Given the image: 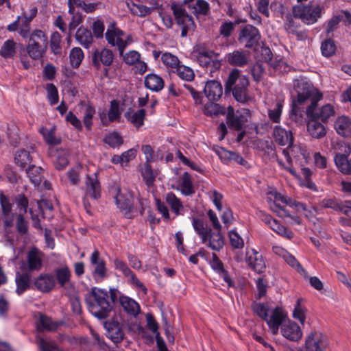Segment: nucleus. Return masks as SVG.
Segmentation results:
<instances>
[{"instance_id": "nucleus-4", "label": "nucleus", "mask_w": 351, "mask_h": 351, "mask_svg": "<svg viewBox=\"0 0 351 351\" xmlns=\"http://www.w3.org/2000/svg\"><path fill=\"white\" fill-rule=\"evenodd\" d=\"M282 154L285 157L288 165L285 166L280 160H278V164L291 175L298 178V174L292 167V165L295 163L300 167H304L307 164L309 159V154L306 146L303 145H289L286 149H283Z\"/></svg>"}, {"instance_id": "nucleus-45", "label": "nucleus", "mask_w": 351, "mask_h": 351, "mask_svg": "<svg viewBox=\"0 0 351 351\" xmlns=\"http://www.w3.org/2000/svg\"><path fill=\"white\" fill-rule=\"evenodd\" d=\"M55 274L58 284L64 287L70 282L71 272L66 265L55 269Z\"/></svg>"}, {"instance_id": "nucleus-52", "label": "nucleus", "mask_w": 351, "mask_h": 351, "mask_svg": "<svg viewBox=\"0 0 351 351\" xmlns=\"http://www.w3.org/2000/svg\"><path fill=\"white\" fill-rule=\"evenodd\" d=\"M203 111L206 116L210 117L223 114L226 113V110L222 106L213 102H208L204 106Z\"/></svg>"}, {"instance_id": "nucleus-30", "label": "nucleus", "mask_w": 351, "mask_h": 351, "mask_svg": "<svg viewBox=\"0 0 351 351\" xmlns=\"http://www.w3.org/2000/svg\"><path fill=\"white\" fill-rule=\"evenodd\" d=\"M275 141L280 145H291L293 137L291 130H286L280 126H276L273 132Z\"/></svg>"}, {"instance_id": "nucleus-18", "label": "nucleus", "mask_w": 351, "mask_h": 351, "mask_svg": "<svg viewBox=\"0 0 351 351\" xmlns=\"http://www.w3.org/2000/svg\"><path fill=\"white\" fill-rule=\"evenodd\" d=\"M114 58V55L112 50L107 48L97 49L92 55L93 65L97 69H99L101 65L110 66L113 62Z\"/></svg>"}, {"instance_id": "nucleus-58", "label": "nucleus", "mask_w": 351, "mask_h": 351, "mask_svg": "<svg viewBox=\"0 0 351 351\" xmlns=\"http://www.w3.org/2000/svg\"><path fill=\"white\" fill-rule=\"evenodd\" d=\"M230 244L234 249H242L244 247V240L236 230H232L228 233Z\"/></svg>"}, {"instance_id": "nucleus-10", "label": "nucleus", "mask_w": 351, "mask_h": 351, "mask_svg": "<svg viewBox=\"0 0 351 351\" xmlns=\"http://www.w3.org/2000/svg\"><path fill=\"white\" fill-rule=\"evenodd\" d=\"M171 10L177 25L182 29L181 36L186 37L189 32L193 31L195 29L196 25L193 18L180 5L173 3Z\"/></svg>"}, {"instance_id": "nucleus-24", "label": "nucleus", "mask_w": 351, "mask_h": 351, "mask_svg": "<svg viewBox=\"0 0 351 351\" xmlns=\"http://www.w3.org/2000/svg\"><path fill=\"white\" fill-rule=\"evenodd\" d=\"M307 132L309 135L315 139H320L324 137L326 134V128L322 122H319V120L307 117Z\"/></svg>"}, {"instance_id": "nucleus-31", "label": "nucleus", "mask_w": 351, "mask_h": 351, "mask_svg": "<svg viewBox=\"0 0 351 351\" xmlns=\"http://www.w3.org/2000/svg\"><path fill=\"white\" fill-rule=\"evenodd\" d=\"M335 129L342 136H351V119L347 116L339 117L335 122Z\"/></svg>"}, {"instance_id": "nucleus-61", "label": "nucleus", "mask_w": 351, "mask_h": 351, "mask_svg": "<svg viewBox=\"0 0 351 351\" xmlns=\"http://www.w3.org/2000/svg\"><path fill=\"white\" fill-rule=\"evenodd\" d=\"M0 204L1 206L2 214L5 217H9L12 210V204L10 199L0 191Z\"/></svg>"}, {"instance_id": "nucleus-2", "label": "nucleus", "mask_w": 351, "mask_h": 351, "mask_svg": "<svg viewBox=\"0 0 351 351\" xmlns=\"http://www.w3.org/2000/svg\"><path fill=\"white\" fill-rule=\"evenodd\" d=\"M117 296L114 289L92 287L86 295L85 302L89 312L99 319L106 318L113 309Z\"/></svg>"}, {"instance_id": "nucleus-5", "label": "nucleus", "mask_w": 351, "mask_h": 351, "mask_svg": "<svg viewBox=\"0 0 351 351\" xmlns=\"http://www.w3.org/2000/svg\"><path fill=\"white\" fill-rule=\"evenodd\" d=\"M48 45V38L41 30L36 29L30 35L25 50L33 60H39L45 53Z\"/></svg>"}, {"instance_id": "nucleus-22", "label": "nucleus", "mask_w": 351, "mask_h": 351, "mask_svg": "<svg viewBox=\"0 0 351 351\" xmlns=\"http://www.w3.org/2000/svg\"><path fill=\"white\" fill-rule=\"evenodd\" d=\"M321 206L331 208L335 211H341L346 215L351 217V201L340 202L336 199L325 198L321 202Z\"/></svg>"}, {"instance_id": "nucleus-25", "label": "nucleus", "mask_w": 351, "mask_h": 351, "mask_svg": "<svg viewBox=\"0 0 351 351\" xmlns=\"http://www.w3.org/2000/svg\"><path fill=\"white\" fill-rule=\"evenodd\" d=\"M101 195V187L97 175L88 176L86 180L85 197L97 199Z\"/></svg>"}, {"instance_id": "nucleus-3", "label": "nucleus", "mask_w": 351, "mask_h": 351, "mask_svg": "<svg viewBox=\"0 0 351 351\" xmlns=\"http://www.w3.org/2000/svg\"><path fill=\"white\" fill-rule=\"evenodd\" d=\"M253 312L265 321L271 335L278 333L279 328L287 318V313L280 306H273L268 302H254Z\"/></svg>"}, {"instance_id": "nucleus-55", "label": "nucleus", "mask_w": 351, "mask_h": 351, "mask_svg": "<svg viewBox=\"0 0 351 351\" xmlns=\"http://www.w3.org/2000/svg\"><path fill=\"white\" fill-rule=\"evenodd\" d=\"M47 91V98L50 105L53 106L58 104L59 101L58 91L56 86L52 83H48L45 85Z\"/></svg>"}, {"instance_id": "nucleus-63", "label": "nucleus", "mask_w": 351, "mask_h": 351, "mask_svg": "<svg viewBox=\"0 0 351 351\" xmlns=\"http://www.w3.org/2000/svg\"><path fill=\"white\" fill-rule=\"evenodd\" d=\"M58 327V324L53 322L51 318L40 315L39 323L38 324V330H55Z\"/></svg>"}, {"instance_id": "nucleus-41", "label": "nucleus", "mask_w": 351, "mask_h": 351, "mask_svg": "<svg viewBox=\"0 0 351 351\" xmlns=\"http://www.w3.org/2000/svg\"><path fill=\"white\" fill-rule=\"evenodd\" d=\"M123 110V105L119 101L116 99L112 100L108 111V120L111 121V123L114 121H119Z\"/></svg>"}, {"instance_id": "nucleus-42", "label": "nucleus", "mask_w": 351, "mask_h": 351, "mask_svg": "<svg viewBox=\"0 0 351 351\" xmlns=\"http://www.w3.org/2000/svg\"><path fill=\"white\" fill-rule=\"evenodd\" d=\"M14 162L21 168L26 167L32 162L30 153L24 149H18L14 154Z\"/></svg>"}, {"instance_id": "nucleus-59", "label": "nucleus", "mask_w": 351, "mask_h": 351, "mask_svg": "<svg viewBox=\"0 0 351 351\" xmlns=\"http://www.w3.org/2000/svg\"><path fill=\"white\" fill-rule=\"evenodd\" d=\"M37 341L41 351H62L52 341L47 338L38 337Z\"/></svg>"}, {"instance_id": "nucleus-27", "label": "nucleus", "mask_w": 351, "mask_h": 351, "mask_svg": "<svg viewBox=\"0 0 351 351\" xmlns=\"http://www.w3.org/2000/svg\"><path fill=\"white\" fill-rule=\"evenodd\" d=\"M204 94L210 101L218 100L223 94L221 84L216 80L208 81L204 86Z\"/></svg>"}, {"instance_id": "nucleus-13", "label": "nucleus", "mask_w": 351, "mask_h": 351, "mask_svg": "<svg viewBox=\"0 0 351 351\" xmlns=\"http://www.w3.org/2000/svg\"><path fill=\"white\" fill-rule=\"evenodd\" d=\"M328 346L326 335L319 330H313L305 337V351H325Z\"/></svg>"}, {"instance_id": "nucleus-9", "label": "nucleus", "mask_w": 351, "mask_h": 351, "mask_svg": "<svg viewBox=\"0 0 351 351\" xmlns=\"http://www.w3.org/2000/svg\"><path fill=\"white\" fill-rule=\"evenodd\" d=\"M293 14L303 23L313 25L322 16V8L318 4L296 5L293 7Z\"/></svg>"}, {"instance_id": "nucleus-7", "label": "nucleus", "mask_w": 351, "mask_h": 351, "mask_svg": "<svg viewBox=\"0 0 351 351\" xmlns=\"http://www.w3.org/2000/svg\"><path fill=\"white\" fill-rule=\"evenodd\" d=\"M114 195L115 203L124 217L127 219L134 217L132 195L127 189H121L114 185L110 190Z\"/></svg>"}, {"instance_id": "nucleus-46", "label": "nucleus", "mask_w": 351, "mask_h": 351, "mask_svg": "<svg viewBox=\"0 0 351 351\" xmlns=\"http://www.w3.org/2000/svg\"><path fill=\"white\" fill-rule=\"evenodd\" d=\"M16 43L12 39L5 40L0 49V56L3 58H12L14 56Z\"/></svg>"}, {"instance_id": "nucleus-36", "label": "nucleus", "mask_w": 351, "mask_h": 351, "mask_svg": "<svg viewBox=\"0 0 351 351\" xmlns=\"http://www.w3.org/2000/svg\"><path fill=\"white\" fill-rule=\"evenodd\" d=\"M119 302L124 309L128 314L136 316L140 312V306L134 299L128 296H121Z\"/></svg>"}, {"instance_id": "nucleus-32", "label": "nucleus", "mask_w": 351, "mask_h": 351, "mask_svg": "<svg viewBox=\"0 0 351 351\" xmlns=\"http://www.w3.org/2000/svg\"><path fill=\"white\" fill-rule=\"evenodd\" d=\"M177 190L184 196H190L195 193V189L193 184L192 178L188 172H184L180 178V182Z\"/></svg>"}, {"instance_id": "nucleus-64", "label": "nucleus", "mask_w": 351, "mask_h": 351, "mask_svg": "<svg viewBox=\"0 0 351 351\" xmlns=\"http://www.w3.org/2000/svg\"><path fill=\"white\" fill-rule=\"evenodd\" d=\"M322 53L325 57L333 55L336 51L335 42L332 39H327L322 42L321 45Z\"/></svg>"}, {"instance_id": "nucleus-34", "label": "nucleus", "mask_w": 351, "mask_h": 351, "mask_svg": "<svg viewBox=\"0 0 351 351\" xmlns=\"http://www.w3.org/2000/svg\"><path fill=\"white\" fill-rule=\"evenodd\" d=\"M105 328L107 331L106 336L114 343H119L123 338V331L117 322L106 323Z\"/></svg>"}, {"instance_id": "nucleus-47", "label": "nucleus", "mask_w": 351, "mask_h": 351, "mask_svg": "<svg viewBox=\"0 0 351 351\" xmlns=\"http://www.w3.org/2000/svg\"><path fill=\"white\" fill-rule=\"evenodd\" d=\"M127 5L130 11L138 16H145L149 14L154 8V6L147 7L141 4H136L132 1L127 0Z\"/></svg>"}, {"instance_id": "nucleus-1", "label": "nucleus", "mask_w": 351, "mask_h": 351, "mask_svg": "<svg viewBox=\"0 0 351 351\" xmlns=\"http://www.w3.org/2000/svg\"><path fill=\"white\" fill-rule=\"evenodd\" d=\"M297 93L296 101L299 104L304 103L307 99H311V102L306 110L307 117L316 119L322 123L328 122V119L335 114L334 106L330 104H326L318 107L317 103L322 99V93L307 81L298 80L294 84Z\"/></svg>"}, {"instance_id": "nucleus-62", "label": "nucleus", "mask_w": 351, "mask_h": 351, "mask_svg": "<svg viewBox=\"0 0 351 351\" xmlns=\"http://www.w3.org/2000/svg\"><path fill=\"white\" fill-rule=\"evenodd\" d=\"M141 176L144 182L148 186H150L153 184L155 180V176L149 164H144V167L141 171Z\"/></svg>"}, {"instance_id": "nucleus-43", "label": "nucleus", "mask_w": 351, "mask_h": 351, "mask_svg": "<svg viewBox=\"0 0 351 351\" xmlns=\"http://www.w3.org/2000/svg\"><path fill=\"white\" fill-rule=\"evenodd\" d=\"M189 10L197 16H206L210 10L209 3L205 0H196L189 5Z\"/></svg>"}, {"instance_id": "nucleus-12", "label": "nucleus", "mask_w": 351, "mask_h": 351, "mask_svg": "<svg viewBox=\"0 0 351 351\" xmlns=\"http://www.w3.org/2000/svg\"><path fill=\"white\" fill-rule=\"evenodd\" d=\"M123 36L124 32L117 27H113L112 29H108L105 34L108 44L117 47L121 56L125 48L132 42L131 35H128L125 38H123Z\"/></svg>"}, {"instance_id": "nucleus-53", "label": "nucleus", "mask_w": 351, "mask_h": 351, "mask_svg": "<svg viewBox=\"0 0 351 351\" xmlns=\"http://www.w3.org/2000/svg\"><path fill=\"white\" fill-rule=\"evenodd\" d=\"M161 61L166 66L172 69L173 71L180 64L178 58L169 52H165L162 54Z\"/></svg>"}, {"instance_id": "nucleus-51", "label": "nucleus", "mask_w": 351, "mask_h": 351, "mask_svg": "<svg viewBox=\"0 0 351 351\" xmlns=\"http://www.w3.org/2000/svg\"><path fill=\"white\" fill-rule=\"evenodd\" d=\"M173 72H175L180 79L184 81L191 82L195 77L193 70L191 67L183 64H180Z\"/></svg>"}, {"instance_id": "nucleus-57", "label": "nucleus", "mask_w": 351, "mask_h": 351, "mask_svg": "<svg viewBox=\"0 0 351 351\" xmlns=\"http://www.w3.org/2000/svg\"><path fill=\"white\" fill-rule=\"evenodd\" d=\"M104 142L111 147L115 148L121 146L123 143V140L118 132H113L104 137Z\"/></svg>"}, {"instance_id": "nucleus-54", "label": "nucleus", "mask_w": 351, "mask_h": 351, "mask_svg": "<svg viewBox=\"0 0 351 351\" xmlns=\"http://www.w3.org/2000/svg\"><path fill=\"white\" fill-rule=\"evenodd\" d=\"M69 152L65 149L57 151L55 167L58 170H62L69 165Z\"/></svg>"}, {"instance_id": "nucleus-15", "label": "nucleus", "mask_w": 351, "mask_h": 351, "mask_svg": "<svg viewBox=\"0 0 351 351\" xmlns=\"http://www.w3.org/2000/svg\"><path fill=\"white\" fill-rule=\"evenodd\" d=\"M193 56L201 66L206 67L210 73L218 70L221 63L216 59V53L211 50L202 49L194 52Z\"/></svg>"}, {"instance_id": "nucleus-6", "label": "nucleus", "mask_w": 351, "mask_h": 351, "mask_svg": "<svg viewBox=\"0 0 351 351\" xmlns=\"http://www.w3.org/2000/svg\"><path fill=\"white\" fill-rule=\"evenodd\" d=\"M268 202L269 203L270 208L274 212L276 213L279 216H288V211L284 208V206L288 205L291 207H295L298 210H305L306 206L304 204L296 202L292 199L285 196L277 192L269 193Z\"/></svg>"}, {"instance_id": "nucleus-20", "label": "nucleus", "mask_w": 351, "mask_h": 351, "mask_svg": "<svg viewBox=\"0 0 351 351\" xmlns=\"http://www.w3.org/2000/svg\"><path fill=\"white\" fill-rule=\"evenodd\" d=\"M90 263L94 266L93 277L97 282H101L106 277L107 268L106 263L100 257L99 252L95 250L90 256Z\"/></svg>"}, {"instance_id": "nucleus-37", "label": "nucleus", "mask_w": 351, "mask_h": 351, "mask_svg": "<svg viewBox=\"0 0 351 351\" xmlns=\"http://www.w3.org/2000/svg\"><path fill=\"white\" fill-rule=\"evenodd\" d=\"M145 115L146 112L144 109H139L136 111L128 110L125 113V119L136 128H141L144 124Z\"/></svg>"}, {"instance_id": "nucleus-8", "label": "nucleus", "mask_w": 351, "mask_h": 351, "mask_svg": "<svg viewBox=\"0 0 351 351\" xmlns=\"http://www.w3.org/2000/svg\"><path fill=\"white\" fill-rule=\"evenodd\" d=\"M234 85L232 93L235 99L241 103L247 101L248 80L245 75H241L237 70L231 72L226 82V88H232Z\"/></svg>"}, {"instance_id": "nucleus-14", "label": "nucleus", "mask_w": 351, "mask_h": 351, "mask_svg": "<svg viewBox=\"0 0 351 351\" xmlns=\"http://www.w3.org/2000/svg\"><path fill=\"white\" fill-rule=\"evenodd\" d=\"M227 123L229 127L240 130L250 117V111L246 108H241L234 111V108L229 106L226 110Z\"/></svg>"}, {"instance_id": "nucleus-49", "label": "nucleus", "mask_w": 351, "mask_h": 351, "mask_svg": "<svg viewBox=\"0 0 351 351\" xmlns=\"http://www.w3.org/2000/svg\"><path fill=\"white\" fill-rule=\"evenodd\" d=\"M95 114V108L90 104H84L83 122L87 130H90L93 125V119Z\"/></svg>"}, {"instance_id": "nucleus-19", "label": "nucleus", "mask_w": 351, "mask_h": 351, "mask_svg": "<svg viewBox=\"0 0 351 351\" xmlns=\"http://www.w3.org/2000/svg\"><path fill=\"white\" fill-rule=\"evenodd\" d=\"M272 252L277 256L282 257L285 261L292 268L295 269L304 277H307V272L297 261V259L285 249L280 245H273Z\"/></svg>"}, {"instance_id": "nucleus-23", "label": "nucleus", "mask_w": 351, "mask_h": 351, "mask_svg": "<svg viewBox=\"0 0 351 351\" xmlns=\"http://www.w3.org/2000/svg\"><path fill=\"white\" fill-rule=\"evenodd\" d=\"M44 254L38 248H31L27 256V263L30 270L39 271L43 267Z\"/></svg>"}, {"instance_id": "nucleus-17", "label": "nucleus", "mask_w": 351, "mask_h": 351, "mask_svg": "<svg viewBox=\"0 0 351 351\" xmlns=\"http://www.w3.org/2000/svg\"><path fill=\"white\" fill-rule=\"evenodd\" d=\"M261 38L258 29L251 25L243 27L239 36V40L247 48H252L257 45Z\"/></svg>"}, {"instance_id": "nucleus-56", "label": "nucleus", "mask_w": 351, "mask_h": 351, "mask_svg": "<svg viewBox=\"0 0 351 351\" xmlns=\"http://www.w3.org/2000/svg\"><path fill=\"white\" fill-rule=\"evenodd\" d=\"M41 171L42 169L36 166L29 167L26 171V173L29 177V180L36 186H39L40 184Z\"/></svg>"}, {"instance_id": "nucleus-26", "label": "nucleus", "mask_w": 351, "mask_h": 351, "mask_svg": "<svg viewBox=\"0 0 351 351\" xmlns=\"http://www.w3.org/2000/svg\"><path fill=\"white\" fill-rule=\"evenodd\" d=\"M34 285L42 292H49L55 287L56 280L52 274H42L35 280Z\"/></svg>"}, {"instance_id": "nucleus-40", "label": "nucleus", "mask_w": 351, "mask_h": 351, "mask_svg": "<svg viewBox=\"0 0 351 351\" xmlns=\"http://www.w3.org/2000/svg\"><path fill=\"white\" fill-rule=\"evenodd\" d=\"M226 60L233 66H242L247 64V57L244 51L235 50L226 56Z\"/></svg>"}, {"instance_id": "nucleus-39", "label": "nucleus", "mask_w": 351, "mask_h": 351, "mask_svg": "<svg viewBox=\"0 0 351 351\" xmlns=\"http://www.w3.org/2000/svg\"><path fill=\"white\" fill-rule=\"evenodd\" d=\"M137 153V148H132L124 152L121 155H114L111 158V162L114 165H120L124 166L127 165L130 160L135 158Z\"/></svg>"}, {"instance_id": "nucleus-35", "label": "nucleus", "mask_w": 351, "mask_h": 351, "mask_svg": "<svg viewBox=\"0 0 351 351\" xmlns=\"http://www.w3.org/2000/svg\"><path fill=\"white\" fill-rule=\"evenodd\" d=\"M75 39L86 49H89L93 42V37L91 32L84 27L78 28L75 34Z\"/></svg>"}, {"instance_id": "nucleus-60", "label": "nucleus", "mask_w": 351, "mask_h": 351, "mask_svg": "<svg viewBox=\"0 0 351 351\" xmlns=\"http://www.w3.org/2000/svg\"><path fill=\"white\" fill-rule=\"evenodd\" d=\"M16 292L22 294L29 287V277L26 274H18L16 277Z\"/></svg>"}, {"instance_id": "nucleus-11", "label": "nucleus", "mask_w": 351, "mask_h": 351, "mask_svg": "<svg viewBox=\"0 0 351 351\" xmlns=\"http://www.w3.org/2000/svg\"><path fill=\"white\" fill-rule=\"evenodd\" d=\"M337 153L335 156V162L338 169L344 174L351 173V158L348 159V156L351 153L350 146L341 141L337 143L335 147Z\"/></svg>"}, {"instance_id": "nucleus-50", "label": "nucleus", "mask_w": 351, "mask_h": 351, "mask_svg": "<svg viewBox=\"0 0 351 351\" xmlns=\"http://www.w3.org/2000/svg\"><path fill=\"white\" fill-rule=\"evenodd\" d=\"M55 127L48 129L45 127H41L39 129V132L43 135L45 141L48 145H58L60 143V139L56 138L54 134Z\"/></svg>"}, {"instance_id": "nucleus-33", "label": "nucleus", "mask_w": 351, "mask_h": 351, "mask_svg": "<svg viewBox=\"0 0 351 351\" xmlns=\"http://www.w3.org/2000/svg\"><path fill=\"white\" fill-rule=\"evenodd\" d=\"M144 84L147 88L153 92L160 91L165 84L163 79L155 73L147 74L145 77Z\"/></svg>"}, {"instance_id": "nucleus-16", "label": "nucleus", "mask_w": 351, "mask_h": 351, "mask_svg": "<svg viewBox=\"0 0 351 351\" xmlns=\"http://www.w3.org/2000/svg\"><path fill=\"white\" fill-rule=\"evenodd\" d=\"M279 329L282 336L290 341L298 342L303 335L301 327L296 322L290 319L285 320Z\"/></svg>"}, {"instance_id": "nucleus-44", "label": "nucleus", "mask_w": 351, "mask_h": 351, "mask_svg": "<svg viewBox=\"0 0 351 351\" xmlns=\"http://www.w3.org/2000/svg\"><path fill=\"white\" fill-rule=\"evenodd\" d=\"M302 300L299 298L297 300L294 306L292 316L294 319L298 320L303 326L305 324L307 310L306 307L302 304Z\"/></svg>"}, {"instance_id": "nucleus-48", "label": "nucleus", "mask_w": 351, "mask_h": 351, "mask_svg": "<svg viewBox=\"0 0 351 351\" xmlns=\"http://www.w3.org/2000/svg\"><path fill=\"white\" fill-rule=\"evenodd\" d=\"M84 54L80 47H73L69 53L71 65L74 68H78L84 60Z\"/></svg>"}, {"instance_id": "nucleus-29", "label": "nucleus", "mask_w": 351, "mask_h": 351, "mask_svg": "<svg viewBox=\"0 0 351 351\" xmlns=\"http://www.w3.org/2000/svg\"><path fill=\"white\" fill-rule=\"evenodd\" d=\"M190 219L195 232L199 236L201 242L204 243L206 241V236L208 235L211 229L204 223L202 219L197 217L191 216Z\"/></svg>"}, {"instance_id": "nucleus-38", "label": "nucleus", "mask_w": 351, "mask_h": 351, "mask_svg": "<svg viewBox=\"0 0 351 351\" xmlns=\"http://www.w3.org/2000/svg\"><path fill=\"white\" fill-rule=\"evenodd\" d=\"M166 203L170 206L176 215H183L184 205L181 200L172 192H169L165 197Z\"/></svg>"}, {"instance_id": "nucleus-21", "label": "nucleus", "mask_w": 351, "mask_h": 351, "mask_svg": "<svg viewBox=\"0 0 351 351\" xmlns=\"http://www.w3.org/2000/svg\"><path fill=\"white\" fill-rule=\"evenodd\" d=\"M245 261L248 266L257 273H262L265 269L263 256L255 249H247Z\"/></svg>"}, {"instance_id": "nucleus-28", "label": "nucleus", "mask_w": 351, "mask_h": 351, "mask_svg": "<svg viewBox=\"0 0 351 351\" xmlns=\"http://www.w3.org/2000/svg\"><path fill=\"white\" fill-rule=\"evenodd\" d=\"M213 251H219L224 245V241L221 231H213L212 230L206 236V241L202 243Z\"/></svg>"}]
</instances>
